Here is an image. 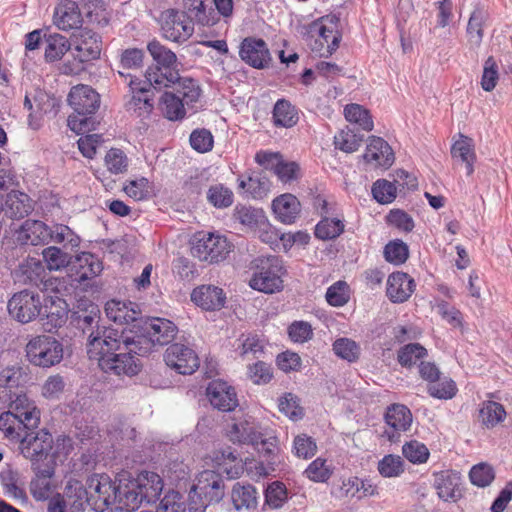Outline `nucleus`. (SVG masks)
Instances as JSON below:
<instances>
[{"instance_id": "42", "label": "nucleus", "mask_w": 512, "mask_h": 512, "mask_svg": "<svg viewBox=\"0 0 512 512\" xmlns=\"http://www.w3.org/2000/svg\"><path fill=\"white\" fill-rule=\"evenodd\" d=\"M273 123L276 127L291 128L299 120L295 107L287 100H278L273 108Z\"/></svg>"}, {"instance_id": "47", "label": "nucleus", "mask_w": 512, "mask_h": 512, "mask_svg": "<svg viewBox=\"0 0 512 512\" xmlns=\"http://www.w3.org/2000/svg\"><path fill=\"white\" fill-rule=\"evenodd\" d=\"M175 84H177L175 93L183 104L187 107H193L201 95V89L197 82L192 78H181L179 76V80Z\"/></svg>"}, {"instance_id": "45", "label": "nucleus", "mask_w": 512, "mask_h": 512, "mask_svg": "<svg viewBox=\"0 0 512 512\" xmlns=\"http://www.w3.org/2000/svg\"><path fill=\"white\" fill-rule=\"evenodd\" d=\"M73 321L77 328L81 329L83 334L89 337L91 331H95L100 321V311L96 305L90 304L85 310H78L73 312Z\"/></svg>"}, {"instance_id": "28", "label": "nucleus", "mask_w": 512, "mask_h": 512, "mask_svg": "<svg viewBox=\"0 0 512 512\" xmlns=\"http://www.w3.org/2000/svg\"><path fill=\"white\" fill-rule=\"evenodd\" d=\"M414 280L404 272H394L387 280L386 294L393 303L407 301L415 290Z\"/></svg>"}, {"instance_id": "50", "label": "nucleus", "mask_w": 512, "mask_h": 512, "mask_svg": "<svg viewBox=\"0 0 512 512\" xmlns=\"http://www.w3.org/2000/svg\"><path fill=\"white\" fill-rule=\"evenodd\" d=\"M348 122L359 125L365 131L373 130L374 124L370 112L359 104H348L344 109Z\"/></svg>"}, {"instance_id": "19", "label": "nucleus", "mask_w": 512, "mask_h": 512, "mask_svg": "<svg viewBox=\"0 0 512 512\" xmlns=\"http://www.w3.org/2000/svg\"><path fill=\"white\" fill-rule=\"evenodd\" d=\"M239 57L243 62L255 69L268 68L272 56L267 43L262 38L246 37L239 46Z\"/></svg>"}, {"instance_id": "3", "label": "nucleus", "mask_w": 512, "mask_h": 512, "mask_svg": "<svg viewBox=\"0 0 512 512\" xmlns=\"http://www.w3.org/2000/svg\"><path fill=\"white\" fill-rule=\"evenodd\" d=\"M40 423V411L25 396L17 395L11 410L0 414V432L11 442L19 443L28 430Z\"/></svg>"}, {"instance_id": "49", "label": "nucleus", "mask_w": 512, "mask_h": 512, "mask_svg": "<svg viewBox=\"0 0 512 512\" xmlns=\"http://www.w3.org/2000/svg\"><path fill=\"white\" fill-rule=\"evenodd\" d=\"M427 356V350L419 343H409L402 346L397 352L398 363L405 368H411L417 361Z\"/></svg>"}, {"instance_id": "57", "label": "nucleus", "mask_w": 512, "mask_h": 512, "mask_svg": "<svg viewBox=\"0 0 512 512\" xmlns=\"http://www.w3.org/2000/svg\"><path fill=\"white\" fill-rule=\"evenodd\" d=\"M409 256L408 246L401 240L390 241L384 247V258L394 265L403 264Z\"/></svg>"}, {"instance_id": "46", "label": "nucleus", "mask_w": 512, "mask_h": 512, "mask_svg": "<svg viewBox=\"0 0 512 512\" xmlns=\"http://www.w3.org/2000/svg\"><path fill=\"white\" fill-rule=\"evenodd\" d=\"M160 106L164 116L171 121L181 120L186 115L185 105L175 92H164Z\"/></svg>"}, {"instance_id": "2", "label": "nucleus", "mask_w": 512, "mask_h": 512, "mask_svg": "<svg viewBox=\"0 0 512 512\" xmlns=\"http://www.w3.org/2000/svg\"><path fill=\"white\" fill-rule=\"evenodd\" d=\"M227 436L233 443L252 445L267 462L268 469L275 471L281 464L279 440L274 430L245 420L233 423Z\"/></svg>"}, {"instance_id": "15", "label": "nucleus", "mask_w": 512, "mask_h": 512, "mask_svg": "<svg viewBox=\"0 0 512 512\" xmlns=\"http://www.w3.org/2000/svg\"><path fill=\"white\" fill-rule=\"evenodd\" d=\"M7 309L13 319L26 324L41 315L43 307L39 294L23 290L10 298Z\"/></svg>"}, {"instance_id": "58", "label": "nucleus", "mask_w": 512, "mask_h": 512, "mask_svg": "<svg viewBox=\"0 0 512 512\" xmlns=\"http://www.w3.org/2000/svg\"><path fill=\"white\" fill-rule=\"evenodd\" d=\"M43 258L49 270H60L70 262V254L55 246L47 247L42 252Z\"/></svg>"}, {"instance_id": "51", "label": "nucleus", "mask_w": 512, "mask_h": 512, "mask_svg": "<svg viewBox=\"0 0 512 512\" xmlns=\"http://www.w3.org/2000/svg\"><path fill=\"white\" fill-rule=\"evenodd\" d=\"M49 240L71 250L78 247L80 243V238L68 226L63 224H57L50 228Z\"/></svg>"}, {"instance_id": "14", "label": "nucleus", "mask_w": 512, "mask_h": 512, "mask_svg": "<svg viewBox=\"0 0 512 512\" xmlns=\"http://www.w3.org/2000/svg\"><path fill=\"white\" fill-rule=\"evenodd\" d=\"M89 500L96 512H104L117 501L118 487L107 474H94L87 480Z\"/></svg>"}, {"instance_id": "16", "label": "nucleus", "mask_w": 512, "mask_h": 512, "mask_svg": "<svg viewBox=\"0 0 512 512\" xmlns=\"http://www.w3.org/2000/svg\"><path fill=\"white\" fill-rule=\"evenodd\" d=\"M159 21L163 37L172 42H185L194 32V25L176 9L164 10Z\"/></svg>"}, {"instance_id": "41", "label": "nucleus", "mask_w": 512, "mask_h": 512, "mask_svg": "<svg viewBox=\"0 0 512 512\" xmlns=\"http://www.w3.org/2000/svg\"><path fill=\"white\" fill-rule=\"evenodd\" d=\"M0 484L4 490V494L22 503L28 501L27 494L22 487L20 476L17 471L12 469L4 470L0 473Z\"/></svg>"}, {"instance_id": "21", "label": "nucleus", "mask_w": 512, "mask_h": 512, "mask_svg": "<svg viewBox=\"0 0 512 512\" xmlns=\"http://www.w3.org/2000/svg\"><path fill=\"white\" fill-rule=\"evenodd\" d=\"M206 395L210 404L219 411H233L239 404L235 388L221 379L208 384Z\"/></svg>"}, {"instance_id": "12", "label": "nucleus", "mask_w": 512, "mask_h": 512, "mask_svg": "<svg viewBox=\"0 0 512 512\" xmlns=\"http://www.w3.org/2000/svg\"><path fill=\"white\" fill-rule=\"evenodd\" d=\"M232 250V244L223 235L199 232L195 235L191 253L200 261L217 263L224 260Z\"/></svg>"}, {"instance_id": "59", "label": "nucleus", "mask_w": 512, "mask_h": 512, "mask_svg": "<svg viewBox=\"0 0 512 512\" xmlns=\"http://www.w3.org/2000/svg\"><path fill=\"white\" fill-rule=\"evenodd\" d=\"M469 478L473 485L486 487L495 479V472L491 465L487 463H479L471 468Z\"/></svg>"}, {"instance_id": "55", "label": "nucleus", "mask_w": 512, "mask_h": 512, "mask_svg": "<svg viewBox=\"0 0 512 512\" xmlns=\"http://www.w3.org/2000/svg\"><path fill=\"white\" fill-rule=\"evenodd\" d=\"M333 351L335 354L348 362H355L360 356V347L352 339L339 338L333 343Z\"/></svg>"}, {"instance_id": "11", "label": "nucleus", "mask_w": 512, "mask_h": 512, "mask_svg": "<svg viewBox=\"0 0 512 512\" xmlns=\"http://www.w3.org/2000/svg\"><path fill=\"white\" fill-rule=\"evenodd\" d=\"M26 356L35 366L49 368L63 359L62 343L50 335L32 338L26 345Z\"/></svg>"}, {"instance_id": "6", "label": "nucleus", "mask_w": 512, "mask_h": 512, "mask_svg": "<svg viewBox=\"0 0 512 512\" xmlns=\"http://www.w3.org/2000/svg\"><path fill=\"white\" fill-rule=\"evenodd\" d=\"M147 50L155 66L147 69L145 78L153 84L154 89L167 88L175 84L179 80L176 54L155 39L148 43Z\"/></svg>"}, {"instance_id": "40", "label": "nucleus", "mask_w": 512, "mask_h": 512, "mask_svg": "<svg viewBox=\"0 0 512 512\" xmlns=\"http://www.w3.org/2000/svg\"><path fill=\"white\" fill-rule=\"evenodd\" d=\"M506 411L502 404L495 401H484L481 403L478 413V421L487 429H492L503 422Z\"/></svg>"}, {"instance_id": "38", "label": "nucleus", "mask_w": 512, "mask_h": 512, "mask_svg": "<svg viewBox=\"0 0 512 512\" xmlns=\"http://www.w3.org/2000/svg\"><path fill=\"white\" fill-rule=\"evenodd\" d=\"M16 281L25 285L39 286L45 276V268L40 260L29 258L15 270Z\"/></svg>"}, {"instance_id": "48", "label": "nucleus", "mask_w": 512, "mask_h": 512, "mask_svg": "<svg viewBox=\"0 0 512 512\" xmlns=\"http://www.w3.org/2000/svg\"><path fill=\"white\" fill-rule=\"evenodd\" d=\"M117 500L119 507L127 509L131 512L137 510L140 505L145 502L141 492L134 486V481H130L124 488L118 487Z\"/></svg>"}, {"instance_id": "8", "label": "nucleus", "mask_w": 512, "mask_h": 512, "mask_svg": "<svg viewBox=\"0 0 512 512\" xmlns=\"http://www.w3.org/2000/svg\"><path fill=\"white\" fill-rule=\"evenodd\" d=\"M256 262V271L249 281L250 287L267 294L280 291L283 287L281 276L284 273L282 260L278 256H268L260 257Z\"/></svg>"}, {"instance_id": "33", "label": "nucleus", "mask_w": 512, "mask_h": 512, "mask_svg": "<svg viewBox=\"0 0 512 512\" xmlns=\"http://www.w3.org/2000/svg\"><path fill=\"white\" fill-rule=\"evenodd\" d=\"M451 156L457 164H464L466 175L470 176L474 172V163L476 154L474 142L468 136L459 134V138L451 146Z\"/></svg>"}, {"instance_id": "62", "label": "nucleus", "mask_w": 512, "mask_h": 512, "mask_svg": "<svg viewBox=\"0 0 512 512\" xmlns=\"http://www.w3.org/2000/svg\"><path fill=\"white\" fill-rule=\"evenodd\" d=\"M238 351L243 359L259 358L264 352V344L257 335H248L242 340Z\"/></svg>"}, {"instance_id": "52", "label": "nucleus", "mask_w": 512, "mask_h": 512, "mask_svg": "<svg viewBox=\"0 0 512 512\" xmlns=\"http://www.w3.org/2000/svg\"><path fill=\"white\" fill-rule=\"evenodd\" d=\"M288 500V491L284 483L274 481L265 490V505L271 509H280Z\"/></svg>"}, {"instance_id": "29", "label": "nucleus", "mask_w": 512, "mask_h": 512, "mask_svg": "<svg viewBox=\"0 0 512 512\" xmlns=\"http://www.w3.org/2000/svg\"><path fill=\"white\" fill-rule=\"evenodd\" d=\"M490 15L482 6H476L470 14L466 27L467 42L470 49H478L484 38V29L488 26Z\"/></svg>"}, {"instance_id": "56", "label": "nucleus", "mask_w": 512, "mask_h": 512, "mask_svg": "<svg viewBox=\"0 0 512 512\" xmlns=\"http://www.w3.org/2000/svg\"><path fill=\"white\" fill-rule=\"evenodd\" d=\"M317 452L315 440L307 434H299L293 440L292 453L302 459H310Z\"/></svg>"}, {"instance_id": "22", "label": "nucleus", "mask_w": 512, "mask_h": 512, "mask_svg": "<svg viewBox=\"0 0 512 512\" xmlns=\"http://www.w3.org/2000/svg\"><path fill=\"white\" fill-rule=\"evenodd\" d=\"M385 422L388 429L384 431V434L390 442H397L401 433L410 428L412 413L405 405L392 404L385 413Z\"/></svg>"}, {"instance_id": "61", "label": "nucleus", "mask_w": 512, "mask_h": 512, "mask_svg": "<svg viewBox=\"0 0 512 512\" xmlns=\"http://www.w3.org/2000/svg\"><path fill=\"white\" fill-rule=\"evenodd\" d=\"M331 494L339 500L358 499V477H348L332 487Z\"/></svg>"}, {"instance_id": "32", "label": "nucleus", "mask_w": 512, "mask_h": 512, "mask_svg": "<svg viewBox=\"0 0 512 512\" xmlns=\"http://www.w3.org/2000/svg\"><path fill=\"white\" fill-rule=\"evenodd\" d=\"M318 206L321 209L322 219L315 227V236L321 240H331L344 232V222L338 218L328 217V203L325 199H318Z\"/></svg>"}, {"instance_id": "18", "label": "nucleus", "mask_w": 512, "mask_h": 512, "mask_svg": "<svg viewBox=\"0 0 512 512\" xmlns=\"http://www.w3.org/2000/svg\"><path fill=\"white\" fill-rule=\"evenodd\" d=\"M143 335L138 336L135 341H141V344L149 345H167L177 334V326L165 318H152L143 325ZM143 347V345H140Z\"/></svg>"}, {"instance_id": "36", "label": "nucleus", "mask_w": 512, "mask_h": 512, "mask_svg": "<svg viewBox=\"0 0 512 512\" xmlns=\"http://www.w3.org/2000/svg\"><path fill=\"white\" fill-rule=\"evenodd\" d=\"M50 227L39 220H26L18 233V240L26 245L45 244L49 240Z\"/></svg>"}, {"instance_id": "64", "label": "nucleus", "mask_w": 512, "mask_h": 512, "mask_svg": "<svg viewBox=\"0 0 512 512\" xmlns=\"http://www.w3.org/2000/svg\"><path fill=\"white\" fill-rule=\"evenodd\" d=\"M327 302L334 307H342L349 301V286L344 281H338L326 291Z\"/></svg>"}, {"instance_id": "34", "label": "nucleus", "mask_w": 512, "mask_h": 512, "mask_svg": "<svg viewBox=\"0 0 512 512\" xmlns=\"http://www.w3.org/2000/svg\"><path fill=\"white\" fill-rule=\"evenodd\" d=\"M272 209L280 222L292 224L300 214L301 204L294 195L286 193L273 200Z\"/></svg>"}, {"instance_id": "24", "label": "nucleus", "mask_w": 512, "mask_h": 512, "mask_svg": "<svg viewBox=\"0 0 512 512\" xmlns=\"http://www.w3.org/2000/svg\"><path fill=\"white\" fill-rule=\"evenodd\" d=\"M191 301L203 310L218 311L226 303V294L218 286L211 284L200 285L193 289Z\"/></svg>"}, {"instance_id": "17", "label": "nucleus", "mask_w": 512, "mask_h": 512, "mask_svg": "<svg viewBox=\"0 0 512 512\" xmlns=\"http://www.w3.org/2000/svg\"><path fill=\"white\" fill-rule=\"evenodd\" d=\"M164 361L168 367L182 375L193 374L200 365L196 352L182 343L169 345L164 353Z\"/></svg>"}, {"instance_id": "43", "label": "nucleus", "mask_w": 512, "mask_h": 512, "mask_svg": "<svg viewBox=\"0 0 512 512\" xmlns=\"http://www.w3.org/2000/svg\"><path fill=\"white\" fill-rule=\"evenodd\" d=\"M74 268L79 280L85 281L97 276L102 271V263L94 254L83 252L76 258Z\"/></svg>"}, {"instance_id": "7", "label": "nucleus", "mask_w": 512, "mask_h": 512, "mask_svg": "<svg viewBox=\"0 0 512 512\" xmlns=\"http://www.w3.org/2000/svg\"><path fill=\"white\" fill-rule=\"evenodd\" d=\"M128 87L127 93L123 97V107L132 117L146 119L154 109V93L151 89L153 84L145 79H140L129 72L118 71Z\"/></svg>"}, {"instance_id": "10", "label": "nucleus", "mask_w": 512, "mask_h": 512, "mask_svg": "<svg viewBox=\"0 0 512 512\" xmlns=\"http://www.w3.org/2000/svg\"><path fill=\"white\" fill-rule=\"evenodd\" d=\"M53 444V436L46 429L28 430L19 442V451L30 461L31 467L43 466L46 461L55 460L51 455Z\"/></svg>"}, {"instance_id": "20", "label": "nucleus", "mask_w": 512, "mask_h": 512, "mask_svg": "<svg viewBox=\"0 0 512 512\" xmlns=\"http://www.w3.org/2000/svg\"><path fill=\"white\" fill-rule=\"evenodd\" d=\"M35 201L25 192L11 190L0 197V215L19 220L27 217L34 210Z\"/></svg>"}, {"instance_id": "31", "label": "nucleus", "mask_w": 512, "mask_h": 512, "mask_svg": "<svg viewBox=\"0 0 512 512\" xmlns=\"http://www.w3.org/2000/svg\"><path fill=\"white\" fill-rule=\"evenodd\" d=\"M105 313L115 323L128 324L137 320L141 311L135 302L110 300L105 305Z\"/></svg>"}, {"instance_id": "37", "label": "nucleus", "mask_w": 512, "mask_h": 512, "mask_svg": "<svg viewBox=\"0 0 512 512\" xmlns=\"http://www.w3.org/2000/svg\"><path fill=\"white\" fill-rule=\"evenodd\" d=\"M133 481L146 503L155 502L163 490V481L155 472L144 471Z\"/></svg>"}, {"instance_id": "39", "label": "nucleus", "mask_w": 512, "mask_h": 512, "mask_svg": "<svg viewBox=\"0 0 512 512\" xmlns=\"http://www.w3.org/2000/svg\"><path fill=\"white\" fill-rule=\"evenodd\" d=\"M29 381L27 367L16 364L7 366L0 371V388L8 389L10 392L13 389L24 388Z\"/></svg>"}, {"instance_id": "23", "label": "nucleus", "mask_w": 512, "mask_h": 512, "mask_svg": "<svg viewBox=\"0 0 512 512\" xmlns=\"http://www.w3.org/2000/svg\"><path fill=\"white\" fill-rule=\"evenodd\" d=\"M53 23L65 32L82 29L83 17L78 4L72 0H60L54 8Z\"/></svg>"}, {"instance_id": "30", "label": "nucleus", "mask_w": 512, "mask_h": 512, "mask_svg": "<svg viewBox=\"0 0 512 512\" xmlns=\"http://www.w3.org/2000/svg\"><path fill=\"white\" fill-rule=\"evenodd\" d=\"M363 158L367 163H371L375 167H389L394 161V154L384 139L372 136Z\"/></svg>"}, {"instance_id": "5", "label": "nucleus", "mask_w": 512, "mask_h": 512, "mask_svg": "<svg viewBox=\"0 0 512 512\" xmlns=\"http://www.w3.org/2000/svg\"><path fill=\"white\" fill-rule=\"evenodd\" d=\"M68 103L74 109V114L67 119L69 128L77 134L92 130L93 115L100 106L99 94L88 85H77L71 89Z\"/></svg>"}, {"instance_id": "9", "label": "nucleus", "mask_w": 512, "mask_h": 512, "mask_svg": "<svg viewBox=\"0 0 512 512\" xmlns=\"http://www.w3.org/2000/svg\"><path fill=\"white\" fill-rule=\"evenodd\" d=\"M71 41L73 57L79 64L75 67L65 64L63 66V73L65 74L78 73L83 69L81 64L96 60L101 54L100 37L91 29H80L72 35Z\"/></svg>"}, {"instance_id": "4", "label": "nucleus", "mask_w": 512, "mask_h": 512, "mask_svg": "<svg viewBox=\"0 0 512 512\" xmlns=\"http://www.w3.org/2000/svg\"><path fill=\"white\" fill-rule=\"evenodd\" d=\"M219 470V472L204 470L198 474L196 483L189 493L188 512H205L209 504L218 503L223 499L225 483L221 472H225L229 477H234V474L231 469L222 468L220 465Z\"/></svg>"}, {"instance_id": "1", "label": "nucleus", "mask_w": 512, "mask_h": 512, "mask_svg": "<svg viewBox=\"0 0 512 512\" xmlns=\"http://www.w3.org/2000/svg\"><path fill=\"white\" fill-rule=\"evenodd\" d=\"M140 345L141 341L125 336L123 331L102 326L89 333L86 347L88 357L96 360L104 372L135 375L139 372L135 355L144 356L150 352V347Z\"/></svg>"}, {"instance_id": "63", "label": "nucleus", "mask_w": 512, "mask_h": 512, "mask_svg": "<svg viewBox=\"0 0 512 512\" xmlns=\"http://www.w3.org/2000/svg\"><path fill=\"white\" fill-rule=\"evenodd\" d=\"M372 194L377 202L388 204L396 198L397 189L394 183L386 179H379L372 186Z\"/></svg>"}, {"instance_id": "25", "label": "nucleus", "mask_w": 512, "mask_h": 512, "mask_svg": "<svg viewBox=\"0 0 512 512\" xmlns=\"http://www.w3.org/2000/svg\"><path fill=\"white\" fill-rule=\"evenodd\" d=\"M55 460L46 461L43 466L31 467L35 476L30 482V493L37 501L46 500L52 489L51 479L55 474Z\"/></svg>"}, {"instance_id": "53", "label": "nucleus", "mask_w": 512, "mask_h": 512, "mask_svg": "<svg viewBox=\"0 0 512 512\" xmlns=\"http://www.w3.org/2000/svg\"><path fill=\"white\" fill-rule=\"evenodd\" d=\"M363 137L357 135L350 128L342 129L334 136V145L337 149L345 153H353L359 149Z\"/></svg>"}, {"instance_id": "13", "label": "nucleus", "mask_w": 512, "mask_h": 512, "mask_svg": "<svg viewBox=\"0 0 512 512\" xmlns=\"http://www.w3.org/2000/svg\"><path fill=\"white\" fill-rule=\"evenodd\" d=\"M320 18L304 26L305 40L311 51L320 57L331 56L339 47L341 36L338 31L327 28Z\"/></svg>"}, {"instance_id": "44", "label": "nucleus", "mask_w": 512, "mask_h": 512, "mask_svg": "<svg viewBox=\"0 0 512 512\" xmlns=\"http://www.w3.org/2000/svg\"><path fill=\"white\" fill-rule=\"evenodd\" d=\"M45 41V59L48 62H54L61 59L65 53L71 49L68 39L58 33L44 35Z\"/></svg>"}, {"instance_id": "60", "label": "nucleus", "mask_w": 512, "mask_h": 512, "mask_svg": "<svg viewBox=\"0 0 512 512\" xmlns=\"http://www.w3.org/2000/svg\"><path fill=\"white\" fill-rule=\"evenodd\" d=\"M207 199L216 208H226L233 203V193L224 185L216 184L209 188Z\"/></svg>"}, {"instance_id": "26", "label": "nucleus", "mask_w": 512, "mask_h": 512, "mask_svg": "<svg viewBox=\"0 0 512 512\" xmlns=\"http://www.w3.org/2000/svg\"><path fill=\"white\" fill-rule=\"evenodd\" d=\"M209 3L210 0H183V11L181 13L192 24L213 26L217 23L218 17Z\"/></svg>"}, {"instance_id": "27", "label": "nucleus", "mask_w": 512, "mask_h": 512, "mask_svg": "<svg viewBox=\"0 0 512 512\" xmlns=\"http://www.w3.org/2000/svg\"><path fill=\"white\" fill-rule=\"evenodd\" d=\"M434 487L444 501L456 502L462 497L461 476L457 472L441 471L435 474Z\"/></svg>"}, {"instance_id": "54", "label": "nucleus", "mask_w": 512, "mask_h": 512, "mask_svg": "<svg viewBox=\"0 0 512 512\" xmlns=\"http://www.w3.org/2000/svg\"><path fill=\"white\" fill-rule=\"evenodd\" d=\"M238 186L254 199H261L269 190V181L265 177L250 176L239 180Z\"/></svg>"}, {"instance_id": "35", "label": "nucleus", "mask_w": 512, "mask_h": 512, "mask_svg": "<svg viewBox=\"0 0 512 512\" xmlns=\"http://www.w3.org/2000/svg\"><path fill=\"white\" fill-rule=\"evenodd\" d=\"M231 500L237 511L251 512L258 507L259 493L251 484L236 483L232 488Z\"/></svg>"}]
</instances>
